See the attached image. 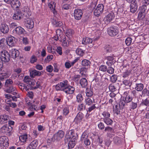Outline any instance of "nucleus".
Listing matches in <instances>:
<instances>
[{"instance_id": "obj_1", "label": "nucleus", "mask_w": 149, "mask_h": 149, "mask_svg": "<svg viewBox=\"0 0 149 149\" xmlns=\"http://www.w3.org/2000/svg\"><path fill=\"white\" fill-rule=\"evenodd\" d=\"M78 135L77 134L72 131H70L66 134L65 137L67 139H70V140L68 143V146L69 148H72L74 147L76 143L75 141L78 137Z\"/></svg>"}, {"instance_id": "obj_2", "label": "nucleus", "mask_w": 149, "mask_h": 149, "mask_svg": "<svg viewBox=\"0 0 149 149\" xmlns=\"http://www.w3.org/2000/svg\"><path fill=\"white\" fill-rule=\"evenodd\" d=\"M10 56L6 50L2 51L0 53V58L2 61L5 62H8L10 60Z\"/></svg>"}, {"instance_id": "obj_3", "label": "nucleus", "mask_w": 149, "mask_h": 149, "mask_svg": "<svg viewBox=\"0 0 149 149\" xmlns=\"http://www.w3.org/2000/svg\"><path fill=\"white\" fill-rule=\"evenodd\" d=\"M9 145L8 139L7 136H2L0 137V147L3 149L6 148Z\"/></svg>"}, {"instance_id": "obj_4", "label": "nucleus", "mask_w": 149, "mask_h": 149, "mask_svg": "<svg viewBox=\"0 0 149 149\" xmlns=\"http://www.w3.org/2000/svg\"><path fill=\"white\" fill-rule=\"evenodd\" d=\"M64 132L62 130H60L54 134L52 138L51 142H54L55 140L59 141L64 136Z\"/></svg>"}, {"instance_id": "obj_5", "label": "nucleus", "mask_w": 149, "mask_h": 149, "mask_svg": "<svg viewBox=\"0 0 149 149\" xmlns=\"http://www.w3.org/2000/svg\"><path fill=\"white\" fill-rule=\"evenodd\" d=\"M65 86L63 91L67 94H72L74 93V88L68 84V82L67 80L65 81Z\"/></svg>"}, {"instance_id": "obj_6", "label": "nucleus", "mask_w": 149, "mask_h": 149, "mask_svg": "<svg viewBox=\"0 0 149 149\" xmlns=\"http://www.w3.org/2000/svg\"><path fill=\"white\" fill-rule=\"evenodd\" d=\"M118 32L117 28L115 26H111L107 29L108 34L111 36H116L118 34Z\"/></svg>"}, {"instance_id": "obj_7", "label": "nucleus", "mask_w": 149, "mask_h": 149, "mask_svg": "<svg viewBox=\"0 0 149 149\" xmlns=\"http://www.w3.org/2000/svg\"><path fill=\"white\" fill-rule=\"evenodd\" d=\"M104 6L102 4H98L94 11V14L96 16H98L101 14L103 11Z\"/></svg>"}, {"instance_id": "obj_8", "label": "nucleus", "mask_w": 149, "mask_h": 149, "mask_svg": "<svg viewBox=\"0 0 149 149\" xmlns=\"http://www.w3.org/2000/svg\"><path fill=\"white\" fill-rule=\"evenodd\" d=\"M146 9L147 7L145 6H142L140 7V10L138 16V19H142L145 18L146 15Z\"/></svg>"}, {"instance_id": "obj_9", "label": "nucleus", "mask_w": 149, "mask_h": 149, "mask_svg": "<svg viewBox=\"0 0 149 149\" xmlns=\"http://www.w3.org/2000/svg\"><path fill=\"white\" fill-rule=\"evenodd\" d=\"M59 41L62 43V45L64 47H68L72 43L71 40L68 38H66L65 36Z\"/></svg>"}, {"instance_id": "obj_10", "label": "nucleus", "mask_w": 149, "mask_h": 149, "mask_svg": "<svg viewBox=\"0 0 149 149\" xmlns=\"http://www.w3.org/2000/svg\"><path fill=\"white\" fill-rule=\"evenodd\" d=\"M25 26L29 29H32L34 26V22L32 18L26 17L25 19Z\"/></svg>"}, {"instance_id": "obj_11", "label": "nucleus", "mask_w": 149, "mask_h": 149, "mask_svg": "<svg viewBox=\"0 0 149 149\" xmlns=\"http://www.w3.org/2000/svg\"><path fill=\"white\" fill-rule=\"evenodd\" d=\"M56 35L53 38L56 41L60 40H61L65 36L63 34L62 31L60 29H58L56 31Z\"/></svg>"}, {"instance_id": "obj_12", "label": "nucleus", "mask_w": 149, "mask_h": 149, "mask_svg": "<svg viewBox=\"0 0 149 149\" xmlns=\"http://www.w3.org/2000/svg\"><path fill=\"white\" fill-rule=\"evenodd\" d=\"M82 15L83 13L82 11L80 9H75L74 11V17L76 19H80L81 18Z\"/></svg>"}, {"instance_id": "obj_13", "label": "nucleus", "mask_w": 149, "mask_h": 149, "mask_svg": "<svg viewBox=\"0 0 149 149\" xmlns=\"http://www.w3.org/2000/svg\"><path fill=\"white\" fill-rule=\"evenodd\" d=\"M11 130L12 127L10 126L9 127L7 125H4L0 129V132L3 134L9 133Z\"/></svg>"}, {"instance_id": "obj_14", "label": "nucleus", "mask_w": 149, "mask_h": 149, "mask_svg": "<svg viewBox=\"0 0 149 149\" xmlns=\"http://www.w3.org/2000/svg\"><path fill=\"white\" fill-rule=\"evenodd\" d=\"M0 30L3 33H7L9 31L8 26L5 23H2L0 26Z\"/></svg>"}, {"instance_id": "obj_15", "label": "nucleus", "mask_w": 149, "mask_h": 149, "mask_svg": "<svg viewBox=\"0 0 149 149\" xmlns=\"http://www.w3.org/2000/svg\"><path fill=\"white\" fill-rule=\"evenodd\" d=\"M66 80L63 81L62 82H60L55 86L56 90L57 91H63L64 88L65 86V82Z\"/></svg>"}, {"instance_id": "obj_16", "label": "nucleus", "mask_w": 149, "mask_h": 149, "mask_svg": "<svg viewBox=\"0 0 149 149\" xmlns=\"http://www.w3.org/2000/svg\"><path fill=\"white\" fill-rule=\"evenodd\" d=\"M15 39V38L12 36L6 38V42L9 46L13 47L14 46Z\"/></svg>"}, {"instance_id": "obj_17", "label": "nucleus", "mask_w": 149, "mask_h": 149, "mask_svg": "<svg viewBox=\"0 0 149 149\" xmlns=\"http://www.w3.org/2000/svg\"><path fill=\"white\" fill-rule=\"evenodd\" d=\"M10 52L11 54V56L13 58L15 59L19 57V52L17 49L15 48L12 49L10 50Z\"/></svg>"}, {"instance_id": "obj_18", "label": "nucleus", "mask_w": 149, "mask_h": 149, "mask_svg": "<svg viewBox=\"0 0 149 149\" xmlns=\"http://www.w3.org/2000/svg\"><path fill=\"white\" fill-rule=\"evenodd\" d=\"M10 5L11 7L15 10L19 7L20 5V3L18 0H13Z\"/></svg>"}, {"instance_id": "obj_19", "label": "nucleus", "mask_w": 149, "mask_h": 149, "mask_svg": "<svg viewBox=\"0 0 149 149\" xmlns=\"http://www.w3.org/2000/svg\"><path fill=\"white\" fill-rule=\"evenodd\" d=\"M4 91L8 93H11L14 95L17 94V91L15 88L12 86H10L8 89H5Z\"/></svg>"}, {"instance_id": "obj_20", "label": "nucleus", "mask_w": 149, "mask_h": 149, "mask_svg": "<svg viewBox=\"0 0 149 149\" xmlns=\"http://www.w3.org/2000/svg\"><path fill=\"white\" fill-rule=\"evenodd\" d=\"M22 15V13L20 10H17L16 13L13 16V19L16 20H20L21 18Z\"/></svg>"}, {"instance_id": "obj_21", "label": "nucleus", "mask_w": 149, "mask_h": 149, "mask_svg": "<svg viewBox=\"0 0 149 149\" xmlns=\"http://www.w3.org/2000/svg\"><path fill=\"white\" fill-rule=\"evenodd\" d=\"M38 144L37 140L33 141L27 147L26 149H36Z\"/></svg>"}, {"instance_id": "obj_22", "label": "nucleus", "mask_w": 149, "mask_h": 149, "mask_svg": "<svg viewBox=\"0 0 149 149\" xmlns=\"http://www.w3.org/2000/svg\"><path fill=\"white\" fill-rule=\"evenodd\" d=\"M79 60V58H77L71 63L70 62V61L65 62V67L67 69L70 68L72 66H73Z\"/></svg>"}, {"instance_id": "obj_23", "label": "nucleus", "mask_w": 149, "mask_h": 149, "mask_svg": "<svg viewBox=\"0 0 149 149\" xmlns=\"http://www.w3.org/2000/svg\"><path fill=\"white\" fill-rule=\"evenodd\" d=\"M114 17V14L113 12L109 13L104 18V19L107 23H108L111 22Z\"/></svg>"}, {"instance_id": "obj_24", "label": "nucleus", "mask_w": 149, "mask_h": 149, "mask_svg": "<svg viewBox=\"0 0 149 149\" xmlns=\"http://www.w3.org/2000/svg\"><path fill=\"white\" fill-rule=\"evenodd\" d=\"M138 6L137 3L133 2L130 5V11L132 13H134L137 9Z\"/></svg>"}, {"instance_id": "obj_25", "label": "nucleus", "mask_w": 149, "mask_h": 149, "mask_svg": "<svg viewBox=\"0 0 149 149\" xmlns=\"http://www.w3.org/2000/svg\"><path fill=\"white\" fill-rule=\"evenodd\" d=\"M84 117L83 113L81 112H79L75 118L74 121L77 123H79L81 121Z\"/></svg>"}, {"instance_id": "obj_26", "label": "nucleus", "mask_w": 149, "mask_h": 149, "mask_svg": "<svg viewBox=\"0 0 149 149\" xmlns=\"http://www.w3.org/2000/svg\"><path fill=\"white\" fill-rule=\"evenodd\" d=\"M8 117L6 115H2L0 116V124H3L7 123Z\"/></svg>"}, {"instance_id": "obj_27", "label": "nucleus", "mask_w": 149, "mask_h": 149, "mask_svg": "<svg viewBox=\"0 0 149 149\" xmlns=\"http://www.w3.org/2000/svg\"><path fill=\"white\" fill-rule=\"evenodd\" d=\"M15 31L17 34L20 35L24 34L25 30L22 27L18 26L15 28Z\"/></svg>"}, {"instance_id": "obj_28", "label": "nucleus", "mask_w": 149, "mask_h": 149, "mask_svg": "<svg viewBox=\"0 0 149 149\" xmlns=\"http://www.w3.org/2000/svg\"><path fill=\"white\" fill-rule=\"evenodd\" d=\"M52 23L54 26L56 27L61 26L63 24V23L61 21L55 18L52 21Z\"/></svg>"}, {"instance_id": "obj_29", "label": "nucleus", "mask_w": 149, "mask_h": 149, "mask_svg": "<svg viewBox=\"0 0 149 149\" xmlns=\"http://www.w3.org/2000/svg\"><path fill=\"white\" fill-rule=\"evenodd\" d=\"M86 96L88 97H91L93 94V90L91 88H87L86 90Z\"/></svg>"}, {"instance_id": "obj_30", "label": "nucleus", "mask_w": 149, "mask_h": 149, "mask_svg": "<svg viewBox=\"0 0 149 149\" xmlns=\"http://www.w3.org/2000/svg\"><path fill=\"white\" fill-rule=\"evenodd\" d=\"M41 74L40 72L36 70H32L30 72V76L32 77L35 76H40Z\"/></svg>"}, {"instance_id": "obj_31", "label": "nucleus", "mask_w": 149, "mask_h": 149, "mask_svg": "<svg viewBox=\"0 0 149 149\" xmlns=\"http://www.w3.org/2000/svg\"><path fill=\"white\" fill-rule=\"evenodd\" d=\"M89 138V133L87 131H85L82 134L80 140L81 141Z\"/></svg>"}, {"instance_id": "obj_32", "label": "nucleus", "mask_w": 149, "mask_h": 149, "mask_svg": "<svg viewBox=\"0 0 149 149\" xmlns=\"http://www.w3.org/2000/svg\"><path fill=\"white\" fill-rule=\"evenodd\" d=\"M92 39L86 37L83 38L82 43L84 45H87L92 43Z\"/></svg>"}, {"instance_id": "obj_33", "label": "nucleus", "mask_w": 149, "mask_h": 149, "mask_svg": "<svg viewBox=\"0 0 149 149\" xmlns=\"http://www.w3.org/2000/svg\"><path fill=\"white\" fill-rule=\"evenodd\" d=\"M113 141L114 143L118 145L121 144L122 143V141L120 137L116 136L113 138Z\"/></svg>"}, {"instance_id": "obj_34", "label": "nucleus", "mask_w": 149, "mask_h": 149, "mask_svg": "<svg viewBox=\"0 0 149 149\" xmlns=\"http://www.w3.org/2000/svg\"><path fill=\"white\" fill-rule=\"evenodd\" d=\"M132 70L130 69L126 70L123 73V77L125 78L128 77L132 73Z\"/></svg>"}, {"instance_id": "obj_35", "label": "nucleus", "mask_w": 149, "mask_h": 149, "mask_svg": "<svg viewBox=\"0 0 149 149\" xmlns=\"http://www.w3.org/2000/svg\"><path fill=\"white\" fill-rule=\"evenodd\" d=\"M80 83L81 86L83 88L86 87L88 85L87 80L85 78L81 79L80 81Z\"/></svg>"}, {"instance_id": "obj_36", "label": "nucleus", "mask_w": 149, "mask_h": 149, "mask_svg": "<svg viewBox=\"0 0 149 149\" xmlns=\"http://www.w3.org/2000/svg\"><path fill=\"white\" fill-rule=\"evenodd\" d=\"M144 87L143 84L141 83L136 84L135 89L137 91H142Z\"/></svg>"}, {"instance_id": "obj_37", "label": "nucleus", "mask_w": 149, "mask_h": 149, "mask_svg": "<svg viewBox=\"0 0 149 149\" xmlns=\"http://www.w3.org/2000/svg\"><path fill=\"white\" fill-rule=\"evenodd\" d=\"M113 57L112 56H109L107 57V64L108 65H111L113 63Z\"/></svg>"}, {"instance_id": "obj_38", "label": "nucleus", "mask_w": 149, "mask_h": 149, "mask_svg": "<svg viewBox=\"0 0 149 149\" xmlns=\"http://www.w3.org/2000/svg\"><path fill=\"white\" fill-rule=\"evenodd\" d=\"M27 137V135L24 134L19 136V139L21 142L24 143L26 141Z\"/></svg>"}, {"instance_id": "obj_39", "label": "nucleus", "mask_w": 149, "mask_h": 149, "mask_svg": "<svg viewBox=\"0 0 149 149\" xmlns=\"http://www.w3.org/2000/svg\"><path fill=\"white\" fill-rule=\"evenodd\" d=\"M83 100V97L81 94L79 93L76 96V101L78 103H81Z\"/></svg>"}, {"instance_id": "obj_40", "label": "nucleus", "mask_w": 149, "mask_h": 149, "mask_svg": "<svg viewBox=\"0 0 149 149\" xmlns=\"http://www.w3.org/2000/svg\"><path fill=\"white\" fill-rule=\"evenodd\" d=\"M76 53L77 54L81 56H82L84 54V50L80 48H78L76 50Z\"/></svg>"}, {"instance_id": "obj_41", "label": "nucleus", "mask_w": 149, "mask_h": 149, "mask_svg": "<svg viewBox=\"0 0 149 149\" xmlns=\"http://www.w3.org/2000/svg\"><path fill=\"white\" fill-rule=\"evenodd\" d=\"M99 107V106L97 105V104H93L92 106L88 108V112H91V111L94 109L95 108H98Z\"/></svg>"}, {"instance_id": "obj_42", "label": "nucleus", "mask_w": 149, "mask_h": 149, "mask_svg": "<svg viewBox=\"0 0 149 149\" xmlns=\"http://www.w3.org/2000/svg\"><path fill=\"white\" fill-rule=\"evenodd\" d=\"M123 83L128 88L130 87L132 84V82L129 80H125L123 81Z\"/></svg>"}, {"instance_id": "obj_43", "label": "nucleus", "mask_w": 149, "mask_h": 149, "mask_svg": "<svg viewBox=\"0 0 149 149\" xmlns=\"http://www.w3.org/2000/svg\"><path fill=\"white\" fill-rule=\"evenodd\" d=\"M90 62L88 60L84 59L81 62V64L82 65L85 67H87L90 66Z\"/></svg>"}, {"instance_id": "obj_44", "label": "nucleus", "mask_w": 149, "mask_h": 149, "mask_svg": "<svg viewBox=\"0 0 149 149\" xmlns=\"http://www.w3.org/2000/svg\"><path fill=\"white\" fill-rule=\"evenodd\" d=\"M65 34L67 36H72L74 33V31L72 29H67L65 31Z\"/></svg>"}, {"instance_id": "obj_45", "label": "nucleus", "mask_w": 149, "mask_h": 149, "mask_svg": "<svg viewBox=\"0 0 149 149\" xmlns=\"http://www.w3.org/2000/svg\"><path fill=\"white\" fill-rule=\"evenodd\" d=\"M103 121L106 124L108 125H111L113 122L112 120L109 118H104L103 119Z\"/></svg>"}, {"instance_id": "obj_46", "label": "nucleus", "mask_w": 149, "mask_h": 149, "mask_svg": "<svg viewBox=\"0 0 149 149\" xmlns=\"http://www.w3.org/2000/svg\"><path fill=\"white\" fill-rule=\"evenodd\" d=\"M121 108V107L118 104L116 105L115 108L114 109V111L117 115H118L120 113Z\"/></svg>"}, {"instance_id": "obj_47", "label": "nucleus", "mask_w": 149, "mask_h": 149, "mask_svg": "<svg viewBox=\"0 0 149 149\" xmlns=\"http://www.w3.org/2000/svg\"><path fill=\"white\" fill-rule=\"evenodd\" d=\"M137 107V102H135L133 101L130 104V107L132 109H136Z\"/></svg>"}, {"instance_id": "obj_48", "label": "nucleus", "mask_w": 149, "mask_h": 149, "mask_svg": "<svg viewBox=\"0 0 149 149\" xmlns=\"http://www.w3.org/2000/svg\"><path fill=\"white\" fill-rule=\"evenodd\" d=\"M85 101L86 104L87 105L90 106L92 104V101L91 98L89 97L85 99Z\"/></svg>"}, {"instance_id": "obj_49", "label": "nucleus", "mask_w": 149, "mask_h": 149, "mask_svg": "<svg viewBox=\"0 0 149 149\" xmlns=\"http://www.w3.org/2000/svg\"><path fill=\"white\" fill-rule=\"evenodd\" d=\"M48 6L51 10H52L56 7V3L53 1H51L49 4Z\"/></svg>"}, {"instance_id": "obj_50", "label": "nucleus", "mask_w": 149, "mask_h": 149, "mask_svg": "<svg viewBox=\"0 0 149 149\" xmlns=\"http://www.w3.org/2000/svg\"><path fill=\"white\" fill-rule=\"evenodd\" d=\"M62 49V47L60 46L57 47L56 49V52H57L59 55H62L63 54Z\"/></svg>"}, {"instance_id": "obj_51", "label": "nucleus", "mask_w": 149, "mask_h": 149, "mask_svg": "<svg viewBox=\"0 0 149 149\" xmlns=\"http://www.w3.org/2000/svg\"><path fill=\"white\" fill-rule=\"evenodd\" d=\"M13 83V81L11 79H7L5 82V86L6 87H8L9 85H12Z\"/></svg>"}, {"instance_id": "obj_52", "label": "nucleus", "mask_w": 149, "mask_h": 149, "mask_svg": "<svg viewBox=\"0 0 149 149\" xmlns=\"http://www.w3.org/2000/svg\"><path fill=\"white\" fill-rule=\"evenodd\" d=\"M126 102L125 100H120L119 104H118L121 107V109H123L126 104Z\"/></svg>"}, {"instance_id": "obj_53", "label": "nucleus", "mask_w": 149, "mask_h": 149, "mask_svg": "<svg viewBox=\"0 0 149 149\" xmlns=\"http://www.w3.org/2000/svg\"><path fill=\"white\" fill-rule=\"evenodd\" d=\"M85 109V106L83 103H81L79 104L77 108L78 110L80 111H82L83 109Z\"/></svg>"}, {"instance_id": "obj_54", "label": "nucleus", "mask_w": 149, "mask_h": 149, "mask_svg": "<svg viewBox=\"0 0 149 149\" xmlns=\"http://www.w3.org/2000/svg\"><path fill=\"white\" fill-rule=\"evenodd\" d=\"M117 76L116 75H112L111 77V81L113 83L115 82L117 80Z\"/></svg>"}, {"instance_id": "obj_55", "label": "nucleus", "mask_w": 149, "mask_h": 149, "mask_svg": "<svg viewBox=\"0 0 149 149\" xmlns=\"http://www.w3.org/2000/svg\"><path fill=\"white\" fill-rule=\"evenodd\" d=\"M69 112V110L68 107H65L63 110V115L66 116Z\"/></svg>"}, {"instance_id": "obj_56", "label": "nucleus", "mask_w": 149, "mask_h": 149, "mask_svg": "<svg viewBox=\"0 0 149 149\" xmlns=\"http://www.w3.org/2000/svg\"><path fill=\"white\" fill-rule=\"evenodd\" d=\"M107 67L104 65H102L100 66L99 70L102 72H105L107 70Z\"/></svg>"}, {"instance_id": "obj_57", "label": "nucleus", "mask_w": 149, "mask_h": 149, "mask_svg": "<svg viewBox=\"0 0 149 149\" xmlns=\"http://www.w3.org/2000/svg\"><path fill=\"white\" fill-rule=\"evenodd\" d=\"M132 100V97L130 95L126 96V97L125 98V101L126 102V104L127 103L130 102Z\"/></svg>"}, {"instance_id": "obj_58", "label": "nucleus", "mask_w": 149, "mask_h": 149, "mask_svg": "<svg viewBox=\"0 0 149 149\" xmlns=\"http://www.w3.org/2000/svg\"><path fill=\"white\" fill-rule=\"evenodd\" d=\"M102 115L105 118H109L110 117V113L107 111H104L103 112Z\"/></svg>"}, {"instance_id": "obj_59", "label": "nucleus", "mask_w": 149, "mask_h": 149, "mask_svg": "<svg viewBox=\"0 0 149 149\" xmlns=\"http://www.w3.org/2000/svg\"><path fill=\"white\" fill-rule=\"evenodd\" d=\"M132 39L131 38L129 37L127 38L125 40V43L127 45H130L132 42Z\"/></svg>"}, {"instance_id": "obj_60", "label": "nucleus", "mask_w": 149, "mask_h": 149, "mask_svg": "<svg viewBox=\"0 0 149 149\" xmlns=\"http://www.w3.org/2000/svg\"><path fill=\"white\" fill-rule=\"evenodd\" d=\"M82 142H84V144L86 146H89L91 144V141L89 138L84 140Z\"/></svg>"}, {"instance_id": "obj_61", "label": "nucleus", "mask_w": 149, "mask_h": 149, "mask_svg": "<svg viewBox=\"0 0 149 149\" xmlns=\"http://www.w3.org/2000/svg\"><path fill=\"white\" fill-rule=\"evenodd\" d=\"M30 79L29 76H26L24 78V81L25 83H28L29 84H30Z\"/></svg>"}, {"instance_id": "obj_62", "label": "nucleus", "mask_w": 149, "mask_h": 149, "mask_svg": "<svg viewBox=\"0 0 149 149\" xmlns=\"http://www.w3.org/2000/svg\"><path fill=\"white\" fill-rule=\"evenodd\" d=\"M109 90L112 92L115 91L116 90V88L112 84L109 85Z\"/></svg>"}, {"instance_id": "obj_63", "label": "nucleus", "mask_w": 149, "mask_h": 149, "mask_svg": "<svg viewBox=\"0 0 149 149\" xmlns=\"http://www.w3.org/2000/svg\"><path fill=\"white\" fill-rule=\"evenodd\" d=\"M46 70L48 72H51L53 70V67L51 65H49L46 67Z\"/></svg>"}, {"instance_id": "obj_64", "label": "nucleus", "mask_w": 149, "mask_h": 149, "mask_svg": "<svg viewBox=\"0 0 149 149\" xmlns=\"http://www.w3.org/2000/svg\"><path fill=\"white\" fill-rule=\"evenodd\" d=\"M37 60L36 57L35 56L33 55L31 58L30 61L31 63H33L36 62Z\"/></svg>"}]
</instances>
